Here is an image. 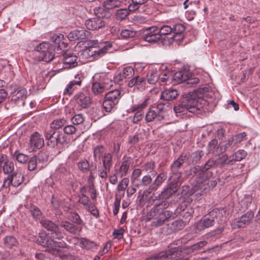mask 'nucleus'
<instances>
[{
	"mask_svg": "<svg viewBox=\"0 0 260 260\" xmlns=\"http://www.w3.org/2000/svg\"><path fill=\"white\" fill-rule=\"evenodd\" d=\"M80 244L81 247H84L87 249H92L96 246L94 242L90 241V240L85 238H82L80 240Z\"/></svg>",
	"mask_w": 260,
	"mask_h": 260,
	"instance_id": "obj_54",
	"label": "nucleus"
},
{
	"mask_svg": "<svg viewBox=\"0 0 260 260\" xmlns=\"http://www.w3.org/2000/svg\"><path fill=\"white\" fill-rule=\"evenodd\" d=\"M30 212L32 216L36 219L41 220L42 212L37 207L33 206L30 207Z\"/></svg>",
	"mask_w": 260,
	"mask_h": 260,
	"instance_id": "obj_63",
	"label": "nucleus"
},
{
	"mask_svg": "<svg viewBox=\"0 0 260 260\" xmlns=\"http://www.w3.org/2000/svg\"><path fill=\"white\" fill-rule=\"evenodd\" d=\"M40 224L48 231L46 240L43 243V246L50 248H68L69 245L64 242H57L63 238V234L59 229V225L48 219H42Z\"/></svg>",
	"mask_w": 260,
	"mask_h": 260,
	"instance_id": "obj_3",
	"label": "nucleus"
},
{
	"mask_svg": "<svg viewBox=\"0 0 260 260\" xmlns=\"http://www.w3.org/2000/svg\"><path fill=\"white\" fill-rule=\"evenodd\" d=\"M67 123V120L64 118L57 119L54 120L51 124L50 128L57 129L62 127Z\"/></svg>",
	"mask_w": 260,
	"mask_h": 260,
	"instance_id": "obj_51",
	"label": "nucleus"
},
{
	"mask_svg": "<svg viewBox=\"0 0 260 260\" xmlns=\"http://www.w3.org/2000/svg\"><path fill=\"white\" fill-rule=\"evenodd\" d=\"M254 216V213L249 211L245 214L242 215L240 218L236 219L234 221V228H244L246 224H249Z\"/></svg>",
	"mask_w": 260,
	"mask_h": 260,
	"instance_id": "obj_13",
	"label": "nucleus"
},
{
	"mask_svg": "<svg viewBox=\"0 0 260 260\" xmlns=\"http://www.w3.org/2000/svg\"><path fill=\"white\" fill-rule=\"evenodd\" d=\"M85 208L88 211H89L92 215L95 217H98L99 216V211L95 206L92 203L90 202Z\"/></svg>",
	"mask_w": 260,
	"mask_h": 260,
	"instance_id": "obj_62",
	"label": "nucleus"
},
{
	"mask_svg": "<svg viewBox=\"0 0 260 260\" xmlns=\"http://www.w3.org/2000/svg\"><path fill=\"white\" fill-rule=\"evenodd\" d=\"M179 94V92L176 89L171 88L163 91L160 98L165 101H172L176 99Z\"/></svg>",
	"mask_w": 260,
	"mask_h": 260,
	"instance_id": "obj_24",
	"label": "nucleus"
},
{
	"mask_svg": "<svg viewBox=\"0 0 260 260\" xmlns=\"http://www.w3.org/2000/svg\"><path fill=\"white\" fill-rule=\"evenodd\" d=\"M74 99L78 107L82 109H87L91 104V100L90 96L81 92L75 94Z\"/></svg>",
	"mask_w": 260,
	"mask_h": 260,
	"instance_id": "obj_12",
	"label": "nucleus"
},
{
	"mask_svg": "<svg viewBox=\"0 0 260 260\" xmlns=\"http://www.w3.org/2000/svg\"><path fill=\"white\" fill-rule=\"evenodd\" d=\"M216 168L222 169L228 166L234 165V160L231 158V155L229 156L226 154H223L215 159Z\"/></svg>",
	"mask_w": 260,
	"mask_h": 260,
	"instance_id": "obj_22",
	"label": "nucleus"
},
{
	"mask_svg": "<svg viewBox=\"0 0 260 260\" xmlns=\"http://www.w3.org/2000/svg\"><path fill=\"white\" fill-rule=\"evenodd\" d=\"M234 138L231 137L226 140H221L220 142V152L221 154L225 152L231 147L237 144V142L234 143Z\"/></svg>",
	"mask_w": 260,
	"mask_h": 260,
	"instance_id": "obj_33",
	"label": "nucleus"
},
{
	"mask_svg": "<svg viewBox=\"0 0 260 260\" xmlns=\"http://www.w3.org/2000/svg\"><path fill=\"white\" fill-rule=\"evenodd\" d=\"M121 96V91L115 89L108 92L105 96L103 107L107 112H110L115 108Z\"/></svg>",
	"mask_w": 260,
	"mask_h": 260,
	"instance_id": "obj_7",
	"label": "nucleus"
},
{
	"mask_svg": "<svg viewBox=\"0 0 260 260\" xmlns=\"http://www.w3.org/2000/svg\"><path fill=\"white\" fill-rule=\"evenodd\" d=\"M201 166L205 172H208L211 174L209 176V177L210 179L213 174V172L210 170V169L212 168H216L215 159L214 158H210L203 166Z\"/></svg>",
	"mask_w": 260,
	"mask_h": 260,
	"instance_id": "obj_35",
	"label": "nucleus"
},
{
	"mask_svg": "<svg viewBox=\"0 0 260 260\" xmlns=\"http://www.w3.org/2000/svg\"><path fill=\"white\" fill-rule=\"evenodd\" d=\"M159 199L158 198V196H151V197H150L147 201V205L148 206H151L152 205H154V206H153V207L151 209V210H150V211L149 212V213H148V215L151 218H154L153 221H152V222L156 219V216H154V217H152L151 216H150V212L151 211V210L154 208L155 207L156 204L157 203H160L161 202H162L163 201H159Z\"/></svg>",
	"mask_w": 260,
	"mask_h": 260,
	"instance_id": "obj_46",
	"label": "nucleus"
},
{
	"mask_svg": "<svg viewBox=\"0 0 260 260\" xmlns=\"http://www.w3.org/2000/svg\"><path fill=\"white\" fill-rule=\"evenodd\" d=\"M129 183V179L127 178H123L117 186L118 192L124 191L127 187Z\"/></svg>",
	"mask_w": 260,
	"mask_h": 260,
	"instance_id": "obj_61",
	"label": "nucleus"
},
{
	"mask_svg": "<svg viewBox=\"0 0 260 260\" xmlns=\"http://www.w3.org/2000/svg\"><path fill=\"white\" fill-rule=\"evenodd\" d=\"M135 11V10H133L130 9L129 4L128 6V8L117 9L115 14V18L118 20L123 21L127 17L131 12H134Z\"/></svg>",
	"mask_w": 260,
	"mask_h": 260,
	"instance_id": "obj_29",
	"label": "nucleus"
},
{
	"mask_svg": "<svg viewBox=\"0 0 260 260\" xmlns=\"http://www.w3.org/2000/svg\"><path fill=\"white\" fill-rule=\"evenodd\" d=\"M186 224L183 220L181 219L177 220L172 223L171 229L174 231H180L183 229Z\"/></svg>",
	"mask_w": 260,
	"mask_h": 260,
	"instance_id": "obj_53",
	"label": "nucleus"
},
{
	"mask_svg": "<svg viewBox=\"0 0 260 260\" xmlns=\"http://www.w3.org/2000/svg\"><path fill=\"white\" fill-rule=\"evenodd\" d=\"M183 104L181 101L179 104L174 107V111L178 116L187 114V112H189L186 107L183 106Z\"/></svg>",
	"mask_w": 260,
	"mask_h": 260,
	"instance_id": "obj_40",
	"label": "nucleus"
},
{
	"mask_svg": "<svg viewBox=\"0 0 260 260\" xmlns=\"http://www.w3.org/2000/svg\"><path fill=\"white\" fill-rule=\"evenodd\" d=\"M204 153L202 150H198L189 154L188 164L191 162L193 164H198L204 156Z\"/></svg>",
	"mask_w": 260,
	"mask_h": 260,
	"instance_id": "obj_37",
	"label": "nucleus"
},
{
	"mask_svg": "<svg viewBox=\"0 0 260 260\" xmlns=\"http://www.w3.org/2000/svg\"><path fill=\"white\" fill-rule=\"evenodd\" d=\"M159 79V74L156 71H152L147 74V81L149 84H154Z\"/></svg>",
	"mask_w": 260,
	"mask_h": 260,
	"instance_id": "obj_50",
	"label": "nucleus"
},
{
	"mask_svg": "<svg viewBox=\"0 0 260 260\" xmlns=\"http://www.w3.org/2000/svg\"><path fill=\"white\" fill-rule=\"evenodd\" d=\"M167 174L165 172H162L158 174L151 186H150L151 191H155L159 187L162 183L167 179Z\"/></svg>",
	"mask_w": 260,
	"mask_h": 260,
	"instance_id": "obj_25",
	"label": "nucleus"
},
{
	"mask_svg": "<svg viewBox=\"0 0 260 260\" xmlns=\"http://www.w3.org/2000/svg\"><path fill=\"white\" fill-rule=\"evenodd\" d=\"M0 164L1 165H3L4 174L8 175V177L4 179L2 187H9V191H10L11 187H15V185L13 184V178L16 176V173L14 172V164L8 159L7 155L3 154L0 157Z\"/></svg>",
	"mask_w": 260,
	"mask_h": 260,
	"instance_id": "obj_5",
	"label": "nucleus"
},
{
	"mask_svg": "<svg viewBox=\"0 0 260 260\" xmlns=\"http://www.w3.org/2000/svg\"><path fill=\"white\" fill-rule=\"evenodd\" d=\"M135 74L134 69L131 67L124 68L119 73L114 76V80L116 82H120L124 79H129Z\"/></svg>",
	"mask_w": 260,
	"mask_h": 260,
	"instance_id": "obj_18",
	"label": "nucleus"
},
{
	"mask_svg": "<svg viewBox=\"0 0 260 260\" xmlns=\"http://www.w3.org/2000/svg\"><path fill=\"white\" fill-rule=\"evenodd\" d=\"M208 150L209 153L219 155L221 154L220 152V143L218 144V141L216 139L212 140L208 145Z\"/></svg>",
	"mask_w": 260,
	"mask_h": 260,
	"instance_id": "obj_31",
	"label": "nucleus"
},
{
	"mask_svg": "<svg viewBox=\"0 0 260 260\" xmlns=\"http://www.w3.org/2000/svg\"><path fill=\"white\" fill-rule=\"evenodd\" d=\"M147 105L148 100L146 99L142 104L133 106V112H136L132 120L134 123H137L142 119L143 115L142 111L147 106Z\"/></svg>",
	"mask_w": 260,
	"mask_h": 260,
	"instance_id": "obj_17",
	"label": "nucleus"
},
{
	"mask_svg": "<svg viewBox=\"0 0 260 260\" xmlns=\"http://www.w3.org/2000/svg\"><path fill=\"white\" fill-rule=\"evenodd\" d=\"M198 190V186H194L190 187L188 185L182 186L181 188V195L182 197H189L193 194Z\"/></svg>",
	"mask_w": 260,
	"mask_h": 260,
	"instance_id": "obj_38",
	"label": "nucleus"
},
{
	"mask_svg": "<svg viewBox=\"0 0 260 260\" xmlns=\"http://www.w3.org/2000/svg\"><path fill=\"white\" fill-rule=\"evenodd\" d=\"M173 244L168 246V249L161 251L155 255L156 260H165L166 259L176 258L181 254L182 251L179 247H173Z\"/></svg>",
	"mask_w": 260,
	"mask_h": 260,
	"instance_id": "obj_10",
	"label": "nucleus"
},
{
	"mask_svg": "<svg viewBox=\"0 0 260 260\" xmlns=\"http://www.w3.org/2000/svg\"><path fill=\"white\" fill-rule=\"evenodd\" d=\"M70 220L72 223L76 225L77 226L79 225H82L83 223V222L80 218V216L76 212L71 213Z\"/></svg>",
	"mask_w": 260,
	"mask_h": 260,
	"instance_id": "obj_58",
	"label": "nucleus"
},
{
	"mask_svg": "<svg viewBox=\"0 0 260 260\" xmlns=\"http://www.w3.org/2000/svg\"><path fill=\"white\" fill-rule=\"evenodd\" d=\"M132 163V158L130 157L124 156L122 158V162L119 168L116 171L117 173H119L120 177H122L127 175Z\"/></svg>",
	"mask_w": 260,
	"mask_h": 260,
	"instance_id": "obj_21",
	"label": "nucleus"
},
{
	"mask_svg": "<svg viewBox=\"0 0 260 260\" xmlns=\"http://www.w3.org/2000/svg\"><path fill=\"white\" fill-rule=\"evenodd\" d=\"M210 173L205 172L202 168V166L196 165L190 168L187 172L188 177H194L199 182H203L206 180H209Z\"/></svg>",
	"mask_w": 260,
	"mask_h": 260,
	"instance_id": "obj_9",
	"label": "nucleus"
},
{
	"mask_svg": "<svg viewBox=\"0 0 260 260\" xmlns=\"http://www.w3.org/2000/svg\"><path fill=\"white\" fill-rule=\"evenodd\" d=\"M142 39L151 44H155L161 39L158 33V27L153 26L146 28L143 30L141 36Z\"/></svg>",
	"mask_w": 260,
	"mask_h": 260,
	"instance_id": "obj_8",
	"label": "nucleus"
},
{
	"mask_svg": "<svg viewBox=\"0 0 260 260\" xmlns=\"http://www.w3.org/2000/svg\"><path fill=\"white\" fill-rule=\"evenodd\" d=\"M52 40L60 50H63L68 47V43L63 41V35L53 36L52 38Z\"/></svg>",
	"mask_w": 260,
	"mask_h": 260,
	"instance_id": "obj_36",
	"label": "nucleus"
},
{
	"mask_svg": "<svg viewBox=\"0 0 260 260\" xmlns=\"http://www.w3.org/2000/svg\"><path fill=\"white\" fill-rule=\"evenodd\" d=\"M183 40V37L177 38L176 36L174 35L172 37H165L160 40L161 42L164 45H170L172 44L174 41H180Z\"/></svg>",
	"mask_w": 260,
	"mask_h": 260,
	"instance_id": "obj_49",
	"label": "nucleus"
},
{
	"mask_svg": "<svg viewBox=\"0 0 260 260\" xmlns=\"http://www.w3.org/2000/svg\"><path fill=\"white\" fill-rule=\"evenodd\" d=\"M59 227L63 228L69 233L72 234H76L80 229L76 225L68 221H61L60 224H57Z\"/></svg>",
	"mask_w": 260,
	"mask_h": 260,
	"instance_id": "obj_26",
	"label": "nucleus"
},
{
	"mask_svg": "<svg viewBox=\"0 0 260 260\" xmlns=\"http://www.w3.org/2000/svg\"><path fill=\"white\" fill-rule=\"evenodd\" d=\"M177 188L173 184H171L169 183L168 184L166 187H165L161 191L160 193L158 195V197L159 199H165L164 201L169 199L173 194L176 193L178 190Z\"/></svg>",
	"mask_w": 260,
	"mask_h": 260,
	"instance_id": "obj_19",
	"label": "nucleus"
},
{
	"mask_svg": "<svg viewBox=\"0 0 260 260\" xmlns=\"http://www.w3.org/2000/svg\"><path fill=\"white\" fill-rule=\"evenodd\" d=\"M90 32L84 29H76L71 31L68 35L69 40L71 41L82 40L86 39Z\"/></svg>",
	"mask_w": 260,
	"mask_h": 260,
	"instance_id": "obj_16",
	"label": "nucleus"
},
{
	"mask_svg": "<svg viewBox=\"0 0 260 260\" xmlns=\"http://www.w3.org/2000/svg\"><path fill=\"white\" fill-rule=\"evenodd\" d=\"M120 35L122 39L133 38L136 36L137 31L129 29H123L121 31Z\"/></svg>",
	"mask_w": 260,
	"mask_h": 260,
	"instance_id": "obj_57",
	"label": "nucleus"
},
{
	"mask_svg": "<svg viewBox=\"0 0 260 260\" xmlns=\"http://www.w3.org/2000/svg\"><path fill=\"white\" fill-rule=\"evenodd\" d=\"M173 28V32L177 37V36L181 35L185 30V26L181 23L175 24Z\"/></svg>",
	"mask_w": 260,
	"mask_h": 260,
	"instance_id": "obj_59",
	"label": "nucleus"
},
{
	"mask_svg": "<svg viewBox=\"0 0 260 260\" xmlns=\"http://www.w3.org/2000/svg\"><path fill=\"white\" fill-rule=\"evenodd\" d=\"M54 56V48H51L45 53L39 55V57L45 62H50L53 59Z\"/></svg>",
	"mask_w": 260,
	"mask_h": 260,
	"instance_id": "obj_39",
	"label": "nucleus"
},
{
	"mask_svg": "<svg viewBox=\"0 0 260 260\" xmlns=\"http://www.w3.org/2000/svg\"><path fill=\"white\" fill-rule=\"evenodd\" d=\"M213 92L208 86L199 88L183 95L182 99L183 105L189 110V112L199 114L208 110L209 99H212Z\"/></svg>",
	"mask_w": 260,
	"mask_h": 260,
	"instance_id": "obj_2",
	"label": "nucleus"
},
{
	"mask_svg": "<svg viewBox=\"0 0 260 260\" xmlns=\"http://www.w3.org/2000/svg\"><path fill=\"white\" fill-rule=\"evenodd\" d=\"M157 112L154 110L149 109L145 115V120L147 122L153 121L156 117Z\"/></svg>",
	"mask_w": 260,
	"mask_h": 260,
	"instance_id": "obj_64",
	"label": "nucleus"
},
{
	"mask_svg": "<svg viewBox=\"0 0 260 260\" xmlns=\"http://www.w3.org/2000/svg\"><path fill=\"white\" fill-rule=\"evenodd\" d=\"M123 2L120 0H105L103 3V6L109 10L120 8Z\"/></svg>",
	"mask_w": 260,
	"mask_h": 260,
	"instance_id": "obj_34",
	"label": "nucleus"
},
{
	"mask_svg": "<svg viewBox=\"0 0 260 260\" xmlns=\"http://www.w3.org/2000/svg\"><path fill=\"white\" fill-rule=\"evenodd\" d=\"M103 167L107 170H111L113 165V155L108 152L105 154L103 158H101Z\"/></svg>",
	"mask_w": 260,
	"mask_h": 260,
	"instance_id": "obj_32",
	"label": "nucleus"
},
{
	"mask_svg": "<svg viewBox=\"0 0 260 260\" xmlns=\"http://www.w3.org/2000/svg\"><path fill=\"white\" fill-rule=\"evenodd\" d=\"M78 169L84 173L90 171V166L89 161L86 159L80 160L77 163Z\"/></svg>",
	"mask_w": 260,
	"mask_h": 260,
	"instance_id": "obj_45",
	"label": "nucleus"
},
{
	"mask_svg": "<svg viewBox=\"0 0 260 260\" xmlns=\"http://www.w3.org/2000/svg\"><path fill=\"white\" fill-rule=\"evenodd\" d=\"M189 153L188 152H183L175 160L170 166V170L172 172H180V169L183 164L189 160Z\"/></svg>",
	"mask_w": 260,
	"mask_h": 260,
	"instance_id": "obj_14",
	"label": "nucleus"
},
{
	"mask_svg": "<svg viewBox=\"0 0 260 260\" xmlns=\"http://www.w3.org/2000/svg\"><path fill=\"white\" fill-rule=\"evenodd\" d=\"M27 97V91L25 89L21 88L17 91V104H21V106L24 105V100Z\"/></svg>",
	"mask_w": 260,
	"mask_h": 260,
	"instance_id": "obj_47",
	"label": "nucleus"
},
{
	"mask_svg": "<svg viewBox=\"0 0 260 260\" xmlns=\"http://www.w3.org/2000/svg\"><path fill=\"white\" fill-rule=\"evenodd\" d=\"M94 11L98 18L106 20L107 22L108 18H110L111 16L109 10L104 6L103 7L95 8Z\"/></svg>",
	"mask_w": 260,
	"mask_h": 260,
	"instance_id": "obj_27",
	"label": "nucleus"
},
{
	"mask_svg": "<svg viewBox=\"0 0 260 260\" xmlns=\"http://www.w3.org/2000/svg\"><path fill=\"white\" fill-rule=\"evenodd\" d=\"M141 186H143V189L147 188L150 190V186L152 184V178L150 175L147 174L144 175L141 181Z\"/></svg>",
	"mask_w": 260,
	"mask_h": 260,
	"instance_id": "obj_48",
	"label": "nucleus"
},
{
	"mask_svg": "<svg viewBox=\"0 0 260 260\" xmlns=\"http://www.w3.org/2000/svg\"><path fill=\"white\" fill-rule=\"evenodd\" d=\"M155 167V163L153 161L146 162L142 166V170L148 173L154 172ZM155 173L156 174L155 171Z\"/></svg>",
	"mask_w": 260,
	"mask_h": 260,
	"instance_id": "obj_52",
	"label": "nucleus"
},
{
	"mask_svg": "<svg viewBox=\"0 0 260 260\" xmlns=\"http://www.w3.org/2000/svg\"><path fill=\"white\" fill-rule=\"evenodd\" d=\"M223 231V226L221 228L217 229L208 234L207 235V238H210L212 241H215L221 237Z\"/></svg>",
	"mask_w": 260,
	"mask_h": 260,
	"instance_id": "obj_44",
	"label": "nucleus"
},
{
	"mask_svg": "<svg viewBox=\"0 0 260 260\" xmlns=\"http://www.w3.org/2000/svg\"><path fill=\"white\" fill-rule=\"evenodd\" d=\"M148 0H132L130 4V9L133 10H137L140 6L146 3Z\"/></svg>",
	"mask_w": 260,
	"mask_h": 260,
	"instance_id": "obj_60",
	"label": "nucleus"
},
{
	"mask_svg": "<svg viewBox=\"0 0 260 260\" xmlns=\"http://www.w3.org/2000/svg\"><path fill=\"white\" fill-rule=\"evenodd\" d=\"M29 141L31 146L36 149H40L44 145V139L38 132L31 135Z\"/></svg>",
	"mask_w": 260,
	"mask_h": 260,
	"instance_id": "obj_20",
	"label": "nucleus"
},
{
	"mask_svg": "<svg viewBox=\"0 0 260 260\" xmlns=\"http://www.w3.org/2000/svg\"><path fill=\"white\" fill-rule=\"evenodd\" d=\"M4 241L6 247L10 249L15 246L16 244V239L13 236H7L4 238Z\"/></svg>",
	"mask_w": 260,
	"mask_h": 260,
	"instance_id": "obj_55",
	"label": "nucleus"
},
{
	"mask_svg": "<svg viewBox=\"0 0 260 260\" xmlns=\"http://www.w3.org/2000/svg\"><path fill=\"white\" fill-rule=\"evenodd\" d=\"M63 63L64 68L71 69L77 66V56L74 55V53L70 52H65L63 54Z\"/></svg>",
	"mask_w": 260,
	"mask_h": 260,
	"instance_id": "obj_15",
	"label": "nucleus"
},
{
	"mask_svg": "<svg viewBox=\"0 0 260 260\" xmlns=\"http://www.w3.org/2000/svg\"><path fill=\"white\" fill-rule=\"evenodd\" d=\"M93 157L95 161H100L107 152L106 148L102 145H98L93 148Z\"/></svg>",
	"mask_w": 260,
	"mask_h": 260,
	"instance_id": "obj_28",
	"label": "nucleus"
},
{
	"mask_svg": "<svg viewBox=\"0 0 260 260\" xmlns=\"http://www.w3.org/2000/svg\"><path fill=\"white\" fill-rule=\"evenodd\" d=\"M189 74L190 73L185 70H181L174 73L171 79L174 81V83H180L186 82L188 79Z\"/></svg>",
	"mask_w": 260,
	"mask_h": 260,
	"instance_id": "obj_23",
	"label": "nucleus"
},
{
	"mask_svg": "<svg viewBox=\"0 0 260 260\" xmlns=\"http://www.w3.org/2000/svg\"><path fill=\"white\" fill-rule=\"evenodd\" d=\"M247 152L242 149L239 150L231 155V158L234 160V164L236 161H239L245 158L247 156Z\"/></svg>",
	"mask_w": 260,
	"mask_h": 260,
	"instance_id": "obj_42",
	"label": "nucleus"
},
{
	"mask_svg": "<svg viewBox=\"0 0 260 260\" xmlns=\"http://www.w3.org/2000/svg\"><path fill=\"white\" fill-rule=\"evenodd\" d=\"M112 46L110 42H106L103 47L90 46L84 50L83 54L86 58H91V60L98 59L104 56Z\"/></svg>",
	"mask_w": 260,
	"mask_h": 260,
	"instance_id": "obj_6",
	"label": "nucleus"
},
{
	"mask_svg": "<svg viewBox=\"0 0 260 260\" xmlns=\"http://www.w3.org/2000/svg\"><path fill=\"white\" fill-rule=\"evenodd\" d=\"M181 172H172L171 171L169 179L170 184H173L177 188H179L181 184V178L182 177Z\"/></svg>",
	"mask_w": 260,
	"mask_h": 260,
	"instance_id": "obj_30",
	"label": "nucleus"
},
{
	"mask_svg": "<svg viewBox=\"0 0 260 260\" xmlns=\"http://www.w3.org/2000/svg\"><path fill=\"white\" fill-rule=\"evenodd\" d=\"M51 48H54L52 45H51L50 43L48 42H43L40 44V45L35 48V50L40 53V55L45 53L46 52L50 50Z\"/></svg>",
	"mask_w": 260,
	"mask_h": 260,
	"instance_id": "obj_41",
	"label": "nucleus"
},
{
	"mask_svg": "<svg viewBox=\"0 0 260 260\" xmlns=\"http://www.w3.org/2000/svg\"><path fill=\"white\" fill-rule=\"evenodd\" d=\"M81 83V80L79 78L78 81H72L68 85L64 91V94L71 95L73 93L75 87V86L76 85H80Z\"/></svg>",
	"mask_w": 260,
	"mask_h": 260,
	"instance_id": "obj_43",
	"label": "nucleus"
},
{
	"mask_svg": "<svg viewBox=\"0 0 260 260\" xmlns=\"http://www.w3.org/2000/svg\"><path fill=\"white\" fill-rule=\"evenodd\" d=\"M108 24L106 20L93 18L86 20L85 25L87 29L92 30H100L105 28Z\"/></svg>",
	"mask_w": 260,
	"mask_h": 260,
	"instance_id": "obj_11",
	"label": "nucleus"
},
{
	"mask_svg": "<svg viewBox=\"0 0 260 260\" xmlns=\"http://www.w3.org/2000/svg\"><path fill=\"white\" fill-rule=\"evenodd\" d=\"M226 210L224 208H215L205 215L197 223L196 229L202 231L213 226L215 222L221 224L225 220Z\"/></svg>",
	"mask_w": 260,
	"mask_h": 260,
	"instance_id": "obj_4",
	"label": "nucleus"
},
{
	"mask_svg": "<svg viewBox=\"0 0 260 260\" xmlns=\"http://www.w3.org/2000/svg\"><path fill=\"white\" fill-rule=\"evenodd\" d=\"M105 90V87L101 83L95 82L92 84V90L94 95L103 93Z\"/></svg>",
	"mask_w": 260,
	"mask_h": 260,
	"instance_id": "obj_56",
	"label": "nucleus"
},
{
	"mask_svg": "<svg viewBox=\"0 0 260 260\" xmlns=\"http://www.w3.org/2000/svg\"><path fill=\"white\" fill-rule=\"evenodd\" d=\"M170 203L167 201H164L160 203H157L150 212V216H156V219L151 222L154 226H159L162 225L170 218H175L178 214L182 216L181 220L186 224L188 223L192 217L194 212L193 208L187 205L186 201L183 202L173 212L172 211L166 210L169 206Z\"/></svg>",
	"mask_w": 260,
	"mask_h": 260,
	"instance_id": "obj_1",
	"label": "nucleus"
}]
</instances>
